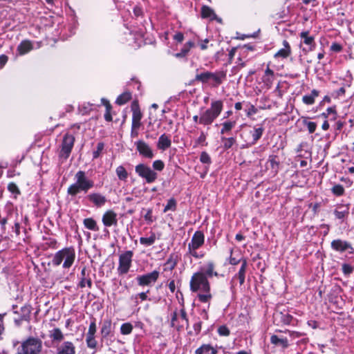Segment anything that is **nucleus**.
<instances>
[{
	"label": "nucleus",
	"mask_w": 354,
	"mask_h": 354,
	"mask_svg": "<svg viewBox=\"0 0 354 354\" xmlns=\"http://www.w3.org/2000/svg\"><path fill=\"white\" fill-rule=\"evenodd\" d=\"M75 183L71 185L67 189L68 194L71 196H75L81 192L86 194L94 187V181L84 171H78L75 174Z\"/></svg>",
	"instance_id": "1"
},
{
	"label": "nucleus",
	"mask_w": 354,
	"mask_h": 354,
	"mask_svg": "<svg viewBox=\"0 0 354 354\" xmlns=\"http://www.w3.org/2000/svg\"><path fill=\"white\" fill-rule=\"evenodd\" d=\"M75 257V250L73 247L64 248L55 254L52 264L53 266H59L63 262V268L69 269L74 263Z\"/></svg>",
	"instance_id": "2"
},
{
	"label": "nucleus",
	"mask_w": 354,
	"mask_h": 354,
	"mask_svg": "<svg viewBox=\"0 0 354 354\" xmlns=\"http://www.w3.org/2000/svg\"><path fill=\"white\" fill-rule=\"evenodd\" d=\"M223 107V103L221 100L212 101L210 107L201 115L199 124L205 126L211 124L221 114Z\"/></svg>",
	"instance_id": "3"
},
{
	"label": "nucleus",
	"mask_w": 354,
	"mask_h": 354,
	"mask_svg": "<svg viewBox=\"0 0 354 354\" xmlns=\"http://www.w3.org/2000/svg\"><path fill=\"white\" fill-rule=\"evenodd\" d=\"M42 349V341L30 337L24 341L17 348V354H39Z\"/></svg>",
	"instance_id": "4"
},
{
	"label": "nucleus",
	"mask_w": 354,
	"mask_h": 354,
	"mask_svg": "<svg viewBox=\"0 0 354 354\" xmlns=\"http://www.w3.org/2000/svg\"><path fill=\"white\" fill-rule=\"evenodd\" d=\"M190 290L193 292L201 291L203 292H209L210 291V285L205 276L203 272L194 273L189 282Z\"/></svg>",
	"instance_id": "5"
},
{
	"label": "nucleus",
	"mask_w": 354,
	"mask_h": 354,
	"mask_svg": "<svg viewBox=\"0 0 354 354\" xmlns=\"http://www.w3.org/2000/svg\"><path fill=\"white\" fill-rule=\"evenodd\" d=\"M205 243V236L202 231H196L192 237L191 241L188 243L189 253L196 259L203 257V254H200L196 250Z\"/></svg>",
	"instance_id": "6"
},
{
	"label": "nucleus",
	"mask_w": 354,
	"mask_h": 354,
	"mask_svg": "<svg viewBox=\"0 0 354 354\" xmlns=\"http://www.w3.org/2000/svg\"><path fill=\"white\" fill-rule=\"evenodd\" d=\"M264 132V128L261 126H255L252 129L248 131H244L241 134V137L245 136H249L248 139H245V143H243L241 148L246 149L255 145L257 141L261 138Z\"/></svg>",
	"instance_id": "7"
},
{
	"label": "nucleus",
	"mask_w": 354,
	"mask_h": 354,
	"mask_svg": "<svg viewBox=\"0 0 354 354\" xmlns=\"http://www.w3.org/2000/svg\"><path fill=\"white\" fill-rule=\"evenodd\" d=\"M135 171L140 177L145 180L147 183H152L158 178V174L145 164H138L136 166Z\"/></svg>",
	"instance_id": "8"
},
{
	"label": "nucleus",
	"mask_w": 354,
	"mask_h": 354,
	"mask_svg": "<svg viewBox=\"0 0 354 354\" xmlns=\"http://www.w3.org/2000/svg\"><path fill=\"white\" fill-rule=\"evenodd\" d=\"M133 256V252L131 250L126 251L120 255L119 266L118 268L119 275L125 274L129 272L131 266Z\"/></svg>",
	"instance_id": "9"
},
{
	"label": "nucleus",
	"mask_w": 354,
	"mask_h": 354,
	"mask_svg": "<svg viewBox=\"0 0 354 354\" xmlns=\"http://www.w3.org/2000/svg\"><path fill=\"white\" fill-rule=\"evenodd\" d=\"M160 273L157 270H153L151 272L147 273L142 275H138L136 277L137 283L140 286H152L154 284L158 277Z\"/></svg>",
	"instance_id": "10"
},
{
	"label": "nucleus",
	"mask_w": 354,
	"mask_h": 354,
	"mask_svg": "<svg viewBox=\"0 0 354 354\" xmlns=\"http://www.w3.org/2000/svg\"><path fill=\"white\" fill-rule=\"evenodd\" d=\"M75 142V138L73 135L66 133L63 138L60 156L67 159L72 151Z\"/></svg>",
	"instance_id": "11"
},
{
	"label": "nucleus",
	"mask_w": 354,
	"mask_h": 354,
	"mask_svg": "<svg viewBox=\"0 0 354 354\" xmlns=\"http://www.w3.org/2000/svg\"><path fill=\"white\" fill-rule=\"evenodd\" d=\"M135 145L136 146V149L139 152L140 155L149 159L153 158V152L147 142L142 140H139L135 142Z\"/></svg>",
	"instance_id": "12"
},
{
	"label": "nucleus",
	"mask_w": 354,
	"mask_h": 354,
	"mask_svg": "<svg viewBox=\"0 0 354 354\" xmlns=\"http://www.w3.org/2000/svg\"><path fill=\"white\" fill-rule=\"evenodd\" d=\"M332 250L337 252L342 253L349 248H352V245L350 242L340 239H335L330 243Z\"/></svg>",
	"instance_id": "13"
},
{
	"label": "nucleus",
	"mask_w": 354,
	"mask_h": 354,
	"mask_svg": "<svg viewBox=\"0 0 354 354\" xmlns=\"http://www.w3.org/2000/svg\"><path fill=\"white\" fill-rule=\"evenodd\" d=\"M56 354H76L73 342L66 341L56 346Z\"/></svg>",
	"instance_id": "14"
},
{
	"label": "nucleus",
	"mask_w": 354,
	"mask_h": 354,
	"mask_svg": "<svg viewBox=\"0 0 354 354\" xmlns=\"http://www.w3.org/2000/svg\"><path fill=\"white\" fill-rule=\"evenodd\" d=\"M102 221L105 227L117 225V214L113 210H108L103 214Z\"/></svg>",
	"instance_id": "15"
},
{
	"label": "nucleus",
	"mask_w": 354,
	"mask_h": 354,
	"mask_svg": "<svg viewBox=\"0 0 354 354\" xmlns=\"http://www.w3.org/2000/svg\"><path fill=\"white\" fill-rule=\"evenodd\" d=\"M22 311V317H17L14 318V322L17 327H19L24 321L29 322L31 313L30 306H24L21 307Z\"/></svg>",
	"instance_id": "16"
},
{
	"label": "nucleus",
	"mask_w": 354,
	"mask_h": 354,
	"mask_svg": "<svg viewBox=\"0 0 354 354\" xmlns=\"http://www.w3.org/2000/svg\"><path fill=\"white\" fill-rule=\"evenodd\" d=\"M87 198L97 207L103 206L106 202V197L100 193L90 194L87 196Z\"/></svg>",
	"instance_id": "17"
},
{
	"label": "nucleus",
	"mask_w": 354,
	"mask_h": 354,
	"mask_svg": "<svg viewBox=\"0 0 354 354\" xmlns=\"http://www.w3.org/2000/svg\"><path fill=\"white\" fill-rule=\"evenodd\" d=\"M226 78V72L223 71H216L215 73L211 72L210 81H212V86L217 87L223 83V81Z\"/></svg>",
	"instance_id": "18"
},
{
	"label": "nucleus",
	"mask_w": 354,
	"mask_h": 354,
	"mask_svg": "<svg viewBox=\"0 0 354 354\" xmlns=\"http://www.w3.org/2000/svg\"><path fill=\"white\" fill-rule=\"evenodd\" d=\"M349 214V205H339L335 210L334 214L336 218L344 221Z\"/></svg>",
	"instance_id": "19"
},
{
	"label": "nucleus",
	"mask_w": 354,
	"mask_h": 354,
	"mask_svg": "<svg viewBox=\"0 0 354 354\" xmlns=\"http://www.w3.org/2000/svg\"><path fill=\"white\" fill-rule=\"evenodd\" d=\"M78 286L82 288H84L86 286L89 288L92 287V281L86 267H84L81 270V280Z\"/></svg>",
	"instance_id": "20"
},
{
	"label": "nucleus",
	"mask_w": 354,
	"mask_h": 354,
	"mask_svg": "<svg viewBox=\"0 0 354 354\" xmlns=\"http://www.w3.org/2000/svg\"><path fill=\"white\" fill-rule=\"evenodd\" d=\"M171 145V140L170 139V136L163 133L162 134L159 138L157 143V147L160 150L165 151L169 148Z\"/></svg>",
	"instance_id": "21"
},
{
	"label": "nucleus",
	"mask_w": 354,
	"mask_h": 354,
	"mask_svg": "<svg viewBox=\"0 0 354 354\" xmlns=\"http://www.w3.org/2000/svg\"><path fill=\"white\" fill-rule=\"evenodd\" d=\"M201 17L202 18H209L210 20H216L221 22V19L218 18L214 10L207 6H203L201 8Z\"/></svg>",
	"instance_id": "22"
},
{
	"label": "nucleus",
	"mask_w": 354,
	"mask_h": 354,
	"mask_svg": "<svg viewBox=\"0 0 354 354\" xmlns=\"http://www.w3.org/2000/svg\"><path fill=\"white\" fill-rule=\"evenodd\" d=\"M33 48L32 44L29 40H23L17 46V52L19 55H24L30 51H31Z\"/></svg>",
	"instance_id": "23"
},
{
	"label": "nucleus",
	"mask_w": 354,
	"mask_h": 354,
	"mask_svg": "<svg viewBox=\"0 0 354 354\" xmlns=\"http://www.w3.org/2000/svg\"><path fill=\"white\" fill-rule=\"evenodd\" d=\"M305 44L309 46V50H313L315 46L314 37L309 35L308 31H303L299 35Z\"/></svg>",
	"instance_id": "24"
},
{
	"label": "nucleus",
	"mask_w": 354,
	"mask_h": 354,
	"mask_svg": "<svg viewBox=\"0 0 354 354\" xmlns=\"http://www.w3.org/2000/svg\"><path fill=\"white\" fill-rule=\"evenodd\" d=\"M283 48L276 53L274 57L287 58L291 54V48L288 41L283 40Z\"/></svg>",
	"instance_id": "25"
},
{
	"label": "nucleus",
	"mask_w": 354,
	"mask_h": 354,
	"mask_svg": "<svg viewBox=\"0 0 354 354\" xmlns=\"http://www.w3.org/2000/svg\"><path fill=\"white\" fill-rule=\"evenodd\" d=\"M217 350L210 344H203L195 351V354H216Z\"/></svg>",
	"instance_id": "26"
},
{
	"label": "nucleus",
	"mask_w": 354,
	"mask_h": 354,
	"mask_svg": "<svg viewBox=\"0 0 354 354\" xmlns=\"http://www.w3.org/2000/svg\"><path fill=\"white\" fill-rule=\"evenodd\" d=\"M214 264L213 262H208L207 265L201 268L200 272H203L205 274L206 277H212L213 275L217 276L216 272H214Z\"/></svg>",
	"instance_id": "27"
},
{
	"label": "nucleus",
	"mask_w": 354,
	"mask_h": 354,
	"mask_svg": "<svg viewBox=\"0 0 354 354\" xmlns=\"http://www.w3.org/2000/svg\"><path fill=\"white\" fill-rule=\"evenodd\" d=\"M248 263L245 259H243L241 262V268L235 277H237L239 280L240 285H243L245 282V275L246 272V268Z\"/></svg>",
	"instance_id": "28"
},
{
	"label": "nucleus",
	"mask_w": 354,
	"mask_h": 354,
	"mask_svg": "<svg viewBox=\"0 0 354 354\" xmlns=\"http://www.w3.org/2000/svg\"><path fill=\"white\" fill-rule=\"evenodd\" d=\"M111 332V321L110 319H105L102 323L101 328V335L102 338H106L109 335Z\"/></svg>",
	"instance_id": "29"
},
{
	"label": "nucleus",
	"mask_w": 354,
	"mask_h": 354,
	"mask_svg": "<svg viewBox=\"0 0 354 354\" xmlns=\"http://www.w3.org/2000/svg\"><path fill=\"white\" fill-rule=\"evenodd\" d=\"M270 342L272 344L280 345L283 348H286L289 346L287 338H279L277 335H275L271 336Z\"/></svg>",
	"instance_id": "30"
},
{
	"label": "nucleus",
	"mask_w": 354,
	"mask_h": 354,
	"mask_svg": "<svg viewBox=\"0 0 354 354\" xmlns=\"http://www.w3.org/2000/svg\"><path fill=\"white\" fill-rule=\"evenodd\" d=\"M194 46V43L192 41L187 42L184 47L181 49L180 53H176L174 57L176 58H183L185 57L190 50L191 48Z\"/></svg>",
	"instance_id": "31"
},
{
	"label": "nucleus",
	"mask_w": 354,
	"mask_h": 354,
	"mask_svg": "<svg viewBox=\"0 0 354 354\" xmlns=\"http://www.w3.org/2000/svg\"><path fill=\"white\" fill-rule=\"evenodd\" d=\"M236 122L235 120H227L222 123V128L221 129L220 133L225 134L230 133L232 129L236 126Z\"/></svg>",
	"instance_id": "32"
},
{
	"label": "nucleus",
	"mask_w": 354,
	"mask_h": 354,
	"mask_svg": "<svg viewBox=\"0 0 354 354\" xmlns=\"http://www.w3.org/2000/svg\"><path fill=\"white\" fill-rule=\"evenodd\" d=\"M221 140L222 144H223V148L225 150L230 149L236 142V140L235 137L226 138V137L223 136V137L221 138Z\"/></svg>",
	"instance_id": "33"
},
{
	"label": "nucleus",
	"mask_w": 354,
	"mask_h": 354,
	"mask_svg": "<svg viewBox=\"0 0 354 354\" xmlns=\"http://www.w3.org/2000/svg\"><path fill=\"white\" fill-rule=\"evenodd\" d=\"M319 95V91L313 89L310 95L303 96L302 101L304 104L311 105L315 102V98Z\"/></svg>",
	"instance_id": "34"
},
{
	"label": "nucleus",
	"mask_w": 354,
	"mask_h": 354,
	"mask_svg": "<svg viewBox=\"0 0 354 354\" xmlns=\"http://www.w3.org/2000/svg\"><path fill=\"white\" fill-rule=\"evenodd\" d=\"M211 72L205 71L203 73L196 74L195 81L201 82L203 84H207L210 82Z\"/></svg>",
	"instance_id": "35"
},
{
	"label": "nucleus",
	"mask_w": 354,
	"mask_h": 354,
	"mask_svg": "<svg viewBox=\"0 0 354 354\" xmlns=\"http://www.w3.org/2000/svg\"><path fill=\"white\" fill-rule=\"evenodd\" d=\"M83 223L86 228L97 232L99 230V227L97 225L96 221L92 218H87L84 219Z\"/></svg>",
	"instance_id": "36"
},
{
	"label": "nucleus",
	"mask_w": 354,
	"mask_h": 354,
	"mask_svg": "<svg viewBox=\"0 0 354 354\" xmlns=\"http://www.w3.org/2000/svg\"><path fill=\"white\" fill-rule=\"evenodd\" d=\"M49 336L52 339L53 342H60L64 339V335L62 330L58 328H55L50 330Z\"/></svg>",
	"instance_id": "37"
},
{
	"label": "nucleus",
	"mask_w": 354,
	"mask_h": 354,
	"mask_svg": "<svg viewBox=\"0 0 354 354\" xmlns=\"http://www.w3.org/2000/svg\"><path fill=\"white\" fill-rule=\"evenodd\" d=\"M156 239V237L155 233L151 232L149 237H140V243L145 246H150L155 243Z\"/></svg>",
	"instance_id": "38"
},
{
	"label": "nucleus",
	"mask_w": 354,
	"mask_h": 354,
	"mask_svg": "<svg viewBox=\"0 0 354 354\" xmlns=\"http://www.w3.org/2000/svg\"><path fill=\"white\" fill-rule=\"evenodd\" d=\"M131 98V95L129 92H124L120 95L116 99V104L122 105L127 103Z\"/></svg>",
	"instance_id": "39"
},
{
	"label": "nucleus",
	"mask_w": 354,
	"mask_h": 354,
	"mask_svg": "<svg viewBox=\"0 0 354 354\" xmlns=\"http://www.w3.org/2000/svg\"><path fill=\"white\" fill-rule=\"evenodd\" d=\"M116 174L120 180L126 181L128 178V173L125 168L120 165L116 168Z\"/></svg>",
	"instance_id": "40"
},
{
	"label": "nucleus",
	"mask_w": 354,
	"mask_h": 354,
	"mask_svg": "<svg viewBox=\"0 0 354 354\" xmlns=\"http://www.w3.org/2000/svg\"><path fill=\"white\" fill-rule=\"evenodd\" d=\"M268 163H270L272 169L277 173L279 169V161L278 160L277 156H270L268 159Z\"/></svg>",
	"instance_id": "41"
},
{
	"label": "nucleus",
	"mask_w": 354,
	"mask_h": 354,
	"mask_svg": "<svg viewBox=\"0 0 354 354\" xmlns=\"http://www.w3.org/2000/svg\"><path fill=\"white\" fill-rule=\"evenodd\" d=\"M332 193L336 196H341L344 194V188L342 185H335L331 189Z\"/></svg>",
	"instance_id": "42"
},
{
	"label": "nucleus",
	"mask_w": 354,
	"mask_h": 354,
	"mask_svg": "<svg viewBox=\"0 0 354 354\" xmlns=\"http://www.w3.org/2000/svg\"><path fill=\"white\" fill-rule=\"evenodd\" d=\"M133 330V326L131 323H124L121 325L120 333L122 335H129Z\"/></svg>",
	"instance_id": "43"
},
{
	"label": "nucleus",
	"mask_w": 354,
	"mask_h": 354,
	"mask_svg": "<svg viewBox=\"0 0 354 354\" xmlns=\"http://www.w3.org/2000/svg\"><path fill=\"white\" fill-rule=\"evenodd\" d=\"M177 319H178V313H177V311L175 310L171 315V326L175 327V328H176V329L178 330H180L183 328V325H177L176 323L177 321Z\"/></svg>",
	"instance_id": "44"
},
{
	"label": "nucleus",
	"mask_w": 354,
	"mask_h": 354,
	"mask_svg": "<svg viewBox=\"0 0 354 354\" xmlns=\"http://www.w3.org/2000/svg\"><path fill=\"white\" fill-rule=\"evenodd\" d=\"M176 209V201L171 198L168 200L167 205H165L163 212H167L169 210L174 211Z\"/></svg>",
	"instance_id": "45"
},
{
	"label": "nucleus",
	"mask_w": 354,
	"mask_h": 354,
	"mask_svg": "<svg viewBox=\"0 0 354 354\" xmlns=\"http://www.w3.org/2000/svg\"><path fill=\"white\" fill-rule=\"evenodd\" d=\"M86 345L90 348H96L97 341L95 340V336L86 335Z\"/></svg>",
	"instance_id": "46"
},
{
	"label": "nucleus",
	"mask_w": 354,
	"mask_h": 354,
	"mask_svg": "<svg viewBox=\"0 0 354 354\" xmlns=\"http://www.w3.org/2000/svg\"><path fill=\"white\" fill-rule=\"evenodd\" d=\"M274 76V71L268 67L265 71V75L263 77L265 82H272Z\"/></svg>",
	"instance_id": "47"
},
{
	"label": "nucleus",
	"mask_w": 354,
	"mask_h": 354,
	"mask_svg": "<svg viewBox=\"0 0 354 354\" xmlns=\"http://www.w3.org/2000/svg\"><path fill=\"white\" fill-rule=\"evenodd\" d=\"M200 161L202 163L210 165L212 160L209 155L206 151H203L200 156Z\"/></svg>",
	"instance_id": "48"
},
{
	"label": "nucleus",
	"mask_w": 354,
	"mask_h": 354,
	"mask_svg": "<svg viewBox=\"0 0 354 354\" xmlns=\"http://www.w3.org/2000/svg\"><path fill=\"white\" fill-rule=\"evenodd\" d=\"M303 123L308 127V130L310 133H313L315 131L317 124L313 122L308 121L306 119L304 120Z\"/></svg>",
	"instance_id": "49"
},
{
	"label": "nucleus",
	"mask_w": 354,
	"mask_h": 354,
	"mask_svg": "<svg viewBox=\"0 0 354 354\" xmlns=\"http://www.w3.org/2000/svg\"><path fill=\"white\" fill-rule=\"evenodd\" d=\"M96 330L97 326L95 323V319H93L92 322L90 323L86 335L95 336Z\"/></svg>",
	"instance_id": "50"
},
{
	"label": "nucleus",
	"mask_w": 354,
	"mask_h": 354,
	"mask_svg": "<svg viewBox=\"0 0 354 354\" xmlns=\"http://www.w3.org/2000/svg\"><path fill=\"white\" fill-rule=\"evenodd\" d=\"M342 270L345 276H349L353 273L354 268L348 263H344L342 264Z\"/></svg>",
	"instance_id": "51"
},
{
	"label": "nucleus",
	"mask_w": 354,
	"mask_h": 354,
	"mask_svg": "<svg viewBox=\"0 0 354 354\" xmlns=\"http://www.w3.org/2000/svg\"><path fill=\"white\" fill-rule=\"evenodd\" d=\"M104 144L103 142H99L97 145V149L93 152V158L97 159L100 156L101 152L104 149Z\"/></svg>",
	"instance_id": "52"
},
{
	"label": "nucleus",
	"mask_w": 354,
	"mask_h": 354,
	"mask_svg": "<svg viewBox=\"0 0 354 354\" xmlns=\"http://www.w3.org/2000/svg\"><path fill=\"white\" fill-rule=\"evenodd\" d=\"M165 167V163L161 160H156L153 162V170L161 171Z\"/></svg>",
	"instance_id": "53"
},
{
	"label": "nucleus",
	"mask_w": 354,
	"mask_h": 354,
	"mask_svg": "<svg viewBox=\"0 0 354 354\" xmlns=\"http://www.w3.org/2000/svg\"><path fill=\"white\" fill-rule=\"evenodd\" d=\"M293 319V317L289 314L281 315V321L286 325H290Z\"/></svg>",
	"instance_id": "54"
},
{
	"label": "nucleus",
	"mask_w": 354,
	"mask_h": 354,
	"mask_svg": "<svg viewBox=\"0 0 354 354\" xmlns=\"http://www.w3.org/2000/svg\"><path fill=\"white\" fill-rule=\"evenodd\" d=\"M198 298L200 301L203 303L209 302V301L212 299V295L209 292H205V294H198Z\"/></svg>",
	"instance_id": "55"
},
{
	"label": "nucleus",
	"mask_w": 354,
	"mask_h": 354,
	"mask_svg": "<svg viewBox=\"0 0 354 354\" xmlns=\"http://www.w3.org/2000/svg\"><path fill=\"white\" fill-rule=\"evenodd\" d=\"M218 333L221 336H228L230 335V330L225 326H221L218 328Z\"/></svg>",
	"instance_id": "56"
},
{
	"label": "nucleus",
	"mask_w": 354,
	"mask_h": 354,
	"mask_svg": "<svg viewBox=\"0 0 354 354\" xmlns=\"http://www.w3.org/2000/svg\"><path fill=\"white\" fill-rule=\"evenodd\" d=\"M142 115L140 111L139 110V109L133 108L132 120L140 121L142 119Z\"/></svg>",
	"instance_id": "57"
},
{
	"label": "nucleus",
	"mask_w": 354,
	"mask_h": 354,
	"mask_svg": "<svg viewBox=\"0 0 354 354\" xmlns=\"http://www.w3.org/2000/svg\"><path fill=\"white\" fill-rule=\"evenodd\" d=\"M205 140H206V134L203 131H201L200 136L196 140V143L197 145H207V144L205 143Z\"/></svg>",
	"instance_id": "58"
},
{
	"label": "nucleus",
	"mask_w": 354,
	"mask_h": 354,
	"mask_svg": "<svg viewBox=\"0 0 354 354\" xmlns=\"http://www.w3.org/2000/svg\"><path fill=\"white\" fill-rule=\"evenodd\" d=\"M180 318L185 321V325H186V328H187L189 327V319H188V317H187V313L185 311V309L184 308H183L181 310H180Z\"/></svg>",
	"instance_id": "59"
},
{
	"label": "nucleus",
	"mask_w": 354,
	"mask_h": 354,
	"mask_svg": "<svg viewBox=\"0 0 354 354\" xmlns=\"http://www.w3.org/2000/svg\"><path fill=\"white\" fill-rule=\"evenodd\" d=\"M8 189L13 194H19V189L16 184L11 183L8 186Z\"/></svg>",
	"instance_id": "60"
},
{
	"label": "nucleus",
	"mask_w": 354,
	"mask_h": 354,
	"mask_svg": "<svg viewBox=\"0 0 354 354\" xmlns=\"http://www.w3.org/2000/svg\"><path fill=\"white\" fill-rule=\"evenodd\" d=\"M342 46L338 43H333L332 45L330 46V50L333 52L339 53L342 51Z\"/></svg>",
	"instance_id": "61"
},
{
	"label": "nucleus",
	"mask_w": 354,
	"mask_h": 354,
	"mask_svg": "<svg viewBox=\"0 0 354 354\" xmlns=\"http://www.w3.org/2000/svg\"><path fill=\"white\" fill-rule=\"evenodd\" d=\"M46 241H47L46 243V245H47L48 247L51 248H56L57 242L55 239L49 238L46 239Z\"/></svg>",
	"instance_id": "62"
},
{
	"label": "nucleus",
	"mask_w": 354,
	"mask_h": 354,
	"mask_svg": "<svg viewBox=\"0 0 354 354\" xmlns=\"http://www.w3.org/2000/svg\"><path fill=\"white\" fill-rule=\"evenodd\" d=\"M145 221H147L149 223H151L153 221L152 218V210L151 209L147 211L146 214L144 216Z\"/></svg>",
	"instance_id": "63"
},
{
	"label": "nucleus",
	"mask_w": 354,
	"mask_h": 354,
	"mask_svg": "<svg viewBox=\"0 0 354 354\" xmlns=\"http://www.w3.org/2000/svg\"><path fill=\"white\" fill-rule=\"evenodd\" d=\"M201 325L202 322L200 320L194 323L193 328L196 335L199 334V333L201 332Z\"/></svg>",
	"instance_id": "64"
}]
</instances>
